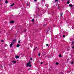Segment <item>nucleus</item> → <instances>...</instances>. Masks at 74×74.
Wrapping results in <instances>:
<instances>
[{"label":"nucleus","instance_id":"nucleus-1","mask_svg":"<svg viewBox=\"0 0 74 74\" xmlns=\"http://www.w3.org/2000/svg\"><path fill=\"white\" fill-rule=\"evenodd\" d=\"M29 63H27V67H28L29 66V67H32V65L31 64V62L30 60H29Z\"/></svg>","mask_w":74,"mask_h":74},{"label":"nucleus","instance_id":"nucleus-2","mask_svg":"<svg viewBox=\"0 0 74 74\" xmlns=\"http://www.w3.org/2000/svg\"><path fill=\"white\" fill-rule=\"evenodd\" d=\"M41 3L42 4H45V1L44 0L41 1Z\"/></svg>","mask_w":74,"mask_h":74},{"label":"nucleus","instance_id":"nucleus-3","mask_svg":"<svg viewBox=\"0 0 74 74\" xmlns=\"http://www.w3.org/2000/svg\"><path fill=\"white\" fill-rule=\"evenodd\" d=\"M51 32V31H50V29H49L48 30H47V32H46V33H48V32Z\"/></svg>","mask_w":74,"mask_h":74},{"label":"nucleus","instance_id":"nucleus-4","mask_svg":"<svg viewBox=\"0 0 74 74\" xmlns=\"http://www.w3.org/2000/svg\"><path fill=\"white\" fill-rule=\"evenodd\" d=\"M15 58H16V59H17L19 58V56H15Z\"/></svg>","mask_w":74,"mask_h":74},{"label":"nucleus","instance_id":"nucleus-5","mask_svg":"<svg viewBox=\"0 0 74 74\" xmlns=\"http://www.w3.org/2000/svg\"><path fill=\"white\" fill-rule=\"evenodd\" d=\"M13 45V44L12 43H11L10 45V48H11L12 47V45Z\"/></svg>","mask_w":74,"mask_h":74},{"label":"nucleus","instance_id":"nucleus-6","mask_svg":"<svg viewBox=\"0 0 74 74\" xmlns=\"http://www.w3.org/2000/svg\"><path fill=\"white\" fill-rule=\"evenodd\" d=\"M69 7H73V6H74V5H69Z\"/></svg>","mask_w":74,"mask_h":74},{"label":"nucleus","instance_id":"nucleus-7","mask_svg":"<svg viewBox=\"0 0 74 74\" xmlns=\"http://www.w3.org/2000/svg\"><path fill=\"white\" fill-rule=\"evenodd\" d=\"M14 22V21H11L10 22V23H13Z\"/></svg>","mask_w":74,"mask_h":74},{"label":"nucleus","instance_id":"nucleus-8","mask_svg":"<svg viewBox=\"0 0 74 74\" xmlns=\"http://www.w3.org/2000/svg\"><path fill=\"white\" fill-rule=\"evenodd\" d=\"M20 45H19V44H18L17 45V47H20Z\"/></svg>","mask_w":74,"mask_h":74},{"label":"nucleus","instance_id":"nucleus-9","mask_svg":"<svg viewBox=\"0 0 74 74\" xmlns=\"http://www.w3.org/2000/svg\"><path fill=\"white\" fill-rule=\"evenodd\" d=\"M37 48V47H36L34 48V51Z\"/></svg>","mask_w":74,"mask_h":74},{"label":"nucleus","instance_id":"nucleus-10","mask_svg":"<svg viewBox=\"0 0 74 74\" xmlns=\"http://www.w3.org/2000/svg\"><path fill=\"white\" fill-rule=\"evenodd\" d=\"M14 5V3H13L12 4L10 5L11 7H12Z\"/></svg>","mask_w":74,"mask_h":74},{"label":"nucleus","instance_id":"nucleus-11","mask_svg":"<svg viewBox=\"0 0 74 74\" xmlns=\"http://www.w3.org/2000/svg\"><path fill=\"white\" fill-rule=\"evenodd\" d=\"M13 42H16V40L14 39L12 41Z\"/></svg>","mask_w":74,"mask_h":74},{"label":"nucleus","instance_id":"nucleus-12","mask_svg":"<svg viewBox=\"0 0 74 74\" xmlns=\"http://www.w3.org/2000/svg\"><path fill=\"white\" fill-rule=\"evenodd\" d=\"M63 15V13H61L60 14V16H62Z\"/></svg>","mask_w":74,"mask_h":74},{"label":"nucleus","instance_id":"nucleus-13","mask_svg":"<svg viewBox=\"0 0 74 74\" xmlns=\"http://www.w3.org/2000/svg\"><path fill=\"white\" fill-rule=\"evenodd\" d=\"M5 3L6 4H7V3H8V1H6Z\"/></svg>","mask_w":74,"mask_h":74},{"label":"nucleus","instance_id":"nucleus-14","mask_svg":"<svg viewBox=\"0 0 74 74\" xmlns=\"http://www.w3.org/2000/svg\"><path fill=\"white\" fill-rule=\"evenodd\" d=\"M56 65H58V64H59V63L58 62H56Z\"/></svg>","mask_w":74,"mask_h":74},{"label":"nucleus","instance_id":"nucleus-15","mask_svg":"<svg viewBox=\"0 0 74 74\" xmlns=\"http://www.w3.org/2000/svg\"><path fill=\"white\" fill-rule=\"evenodd\" d=\"M12 62H14V63H16V61H13Z\"/></svg>","mask_w":74,"mask_h":74},{"label":"nucleus","instance_id":"nucleus-16","mask_svg":"<svg viewBox=\"0 0 74 74\" xmlns=\"http://www.w3.org/2000/svg\"><path fill=\"white\" fill-rule=\"evenodd\" d=\"M69 3H70V2H69V1H68L67 2V4H69Z\"/></svg>","mask_w":74,"mask_h":74},{"label":"nucleus","instance_id":"nucleus-17","mask_svg":"<svg viewBox=\"0 0 74 74\" xmlns=\"http://www.w3.org/2000/svg\"><path fill=\"white\" fill-rule=\"evenodd\" d=\"M72 44H74V41L72 42Z\"/></svg>","mask_w":74,"mask_h":74},{"label":"nucleus","instance_id":"nucleus-18","mask_svg":"<svg viewBox=\"0 0 74 74\" xmlns=\"http://www.w3.org/2000/svg\"><path fill=\"white\" fill-rule=\"evenodd\" d=\"M1 42H4V41L3 40H1Z\"/></svg>","mask_w":74,"mask_h":74},{"label":"nucleus","instance_id":"nucleus-19","mask_svg":"<svg viewBox=\"0 0 74 74\" xmlns=\"http://www.w3.org/2000/svg\"><path fill=\"white\" fill-rule=\"evenodd\" d=\"M73 61L72 62H71V64H73Z\"/></svg>","mask_w":74,"mask_h":74},{"label":"nucleus","instance_id":"nucleus-20","mask_svg":"<svg viewBox=\"0 0 74 74\" xmlns=\"http://www.w3.org/2000/svg\"><path fill=\"white\" fill-rule=\"evenodd\" d=\"M34 19H32V22H34Z\"/></svg>","mask_w":74,"mask_h":74},{"label":"nucleus","instance_id":"nucleus-21","mask_svg":"<svg viewBox=\"0 0 74 74\" xmlns=\"http://www.w3.org/2000/svg\"><path fill=\"white\" fill-rule=\"evenodd\" d=\"M59 57H62V55H60L59 56Z\"/></svg>","mask_w":74,"mask_h":74},{"label":"nucleus","instance_id":"nucleus-22","mask_svg":"<svg viewBox=\"0 0 74 74\" xmlns=\"http://www.w3.org/2000/svg\"><path fill=\"white\" fill-rule=\"evenodd\" d=\"M48 4H47V5H45V6L46 7H47V6H48Z\"/></svg>","mask_w":74,"mask_h":74},{"label":"nucleus","instance_id":"nucleus-23","mask_svg":"<svg viewBox=\"0 0 74 74\" xmlns=\"http://www.w3.org/2000/svg\"><path fill=\"white\" fill-rule=\"evenodd\" d=\"M38 56H40V53H38Z\"/></svg>","mask_w":74,"mask_h":74},{"label":"nucleus","instance_id":"nucleus-24","mask_svg":"<svg viewBox=\"0 0 74 74\" xmlns=\"http://www.w3.org/2000/svg\"><path fill=\"white\" fill-rule=\"evenodd\" d=\"M63 37H65V36L64 35H63Z\"/></svg>","mask_w":74,"mask_h":74},{"label":"nucleus","instance_id":"nucleus-25","mask_svg":"<svg viewBox=\"0 0 74 74\" xmlns=\"http://www.w3.org/2000/svg\"><path fill=\"white\" fill-rule=\"evenodd\" d=\"M34 18H37V16H34Z\"/></svg>","mask_w":74,"mask_h":74},{"label":"nucleus","instance_id":"nucleus-26","mask_svg":"<svg viewBox=\"0 0 74 74\" xmlns=\"http://www.w3.org/2000/svg\"><path fill=\"white\" fill-rule=\"evenodd\" d=\"M72 48H73V49H74V46H73L72 47Z\"/></svg>","mask_w":74,"mask_h":74},{"label":"nucleus","instance_id":"nucleus-27","mask_svg":"<svg viewBox=\"0 0 74 74\" xmlns=\"http://www.w3.org/2000/svg\"><path fill=\"white\" fill-rule=\"evenodd\" d=\"M26 29H25L24 30V32H26Z\"/></svg>","mask_w":74,"mask_h":74},{"label":"nucleus","instance_id":"nucleus-28","mask_svg":"<svg viewBox=\"0 0 74 74\" xmlns=\"http://www.w3.org/2000/svg\"><path fill=\"white\" fill-rule=\"evenodd\" d=\"M58 1V0H55V1Z\"/></svg>","mask_w":74,"mask_h":74},{"label":"nucleus","instance_id":"nucleus-29","mask_svg":"<svg viewBox=\"0 0 74 74\" xmlns=\"http://www.w3.org/2000/svg\"><path fill=\"white\" fill-rule=\"evenodd\" d=\"M37 0H34V1H36Z\"/></svg>","mask_w":74,"mask_h":74},{"label":"nucleus","instance_id":"nucleus-30","mask_svg":"<svg viewBox=\"0 0 74 74\" xmlns=\"http://www.w3.org/2000/svg\"><path fill=\"white\" fill-rule=\"evenodd\" d=\"M46 45V46H48V44H47Z\"/></svg>","mask_w":74,"mask_h":74},{"label":"nucleus","instance_id":"nucleus-31","mask_svg":"<svg viewBox=\"0 0 74 74\" xmlns=\"http://www.w3.org/2000/svg\"><path fill=\"white\" fill-rule=\"evenodd\" d=\"M42 63H42V62H41V63H40V64H42Z\"/></svg>","mask_w":74,"mask_h":74},{"label":"nucleus","instance_id":"nucleus-32","mask_svg":"<svg viewBox=\"0 0 74 74\" xmlns=\"http://www.w3.org/2000/svg\"><path fill=\"white\" fill-rule=\"evenodd\" d=\"M31 60H33V59H32V58H31Z\"/></svg>","mask_w":74,"mask_h":74},{"label":"nucleus","instance_id":"nucleus-33","mask_svg":"<svg viewBox=\"0 0 74 74\" xmlns=\"http://www.w3.org/2000/svg\"><path fill=\"white\" fill-rule=\"evenodd\" d=\"M44 26H46V25L45 24L43 25Z\"/></svg>","mask_w":74,"mask_h":74},{"label":"nucleus","instance_id":"nucleus-34","mask_svg":"<svg viewBox=\"0 0 74 74\" xmlns=\"http://www.w3.org/2000/svg\"><path fill=\"white\" fill-rule=\"evenodd\" d=\"M67 51H69V49H68Z\"/></svg>","mask_w":74,"mask_h":74},{"label":"nucleus","instance_id":"nucleus-35","mask_svg":"<svg viewBox=\"0 0 74 74\" xmlns=\"http://www.w3.org/2000/svg\"><path fill=\"white\" fill-rule=\"evenodd\" d=\"M20 41H19L18 42V43H20Z\"/></svg>","mask_w":74,"mask_h":74},{"label":"nucleus","instance_id":"nucleus-36","mask_svg":"<svg viewBox=\"0 0 74 74\" xmlns=\"http://www.w3.org/2000/svg\"><path fill=\"white\" fill-rule=\"evenodd\" d=\"M55 25H53V26L54 27H55Z\"/></svg>","mask_w":74,"mask_h":74},{"label":"nucleus","instance_id":"nucleus-37","mask_svg":"<svg viewBox=\"0 0 74 74\" xmlns=\"http://www.w3.org/2000/svg\"><path fill=\"white\" fill-rule=\"evenodd\" d=\"M29 69H30V68H29V69H28V70H29Z\"/></svg>","mask_w":74,"mask_h":74},{"label":"nucleus","instance_id":"nucleus-38","mask_svg":"<svg viewBox=\"0 0 74 74\" xmlns=\"http://www.w3.org/2000/svg\"><path fill=\"white\" fill-rule=\"evenodd\" d=\"M62 53H63V52L62 51Z\"/></svg>","mask_w":74,"mask_h":74},{"label":"nucleus","instance_id":"nucleus-39","mask_svg":"<svg viewBox=\"0 0 74 74\" xmlns=\"http://www.w3.org/2000/svg\"><path fill=\"white\" fill-rule=\"evenodd\" d=\"M29 48H28V49H29Z\"/></svg>","mask_w":74,"mask_h":74},{"label":"nucleus","instance_id":"nucleus-40","mask_svg":"<svg viewBox=\"0 0 74 74\" xmlns=\"http://www.w3.org/2000/svg\"><path fill=\"white\" fill-rule=\"evenodd\" d=\"M0 32L1 33V31H0Z\"/></svg>","mask_w":74,"mask_h":74},{"label":"nucleus","instance_id":"nucleus-41","mask_svg":"<svg viewBox=\"0 0 74 74\" xmlns=\"http://www.w3.org/2000/svg\"><path fill=\"white\" fill-rule=\"evenodd\" d=\"M72 29H73V28H72Z\"/></svg>","mask_w":74,"mask_h":74},{"label":"nucleus","instance_id":"nucleus-42","mask_svg":"<svg viewBox=\"0 0 74 74\" xmlns=\"http://www.w3.org/2000/svg\"><path fill=\"white\" fill-rule=\"evenodd\" d=\"M0 0V1H1V0Z\"/></svg>","mask_w":74,"mask_h":74}]
</instances>
